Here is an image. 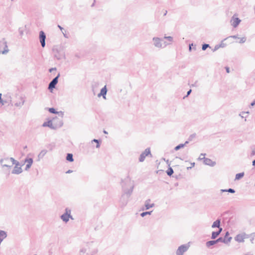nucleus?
<instances>
[{"label":"nucleus","mask_w":255,"mask_h":255,"mask_svg":"<svg viewBox=\"0 0 255 255\" xmlns=\"http://www.w3.org/2000/svg\"><path fill=\"white\" fill-rule=\"evenodd\" d=\"M123 193L120 200L121 206L125 207L128 202L129 198L131 195L133 188V181L131 180L129 176L124 180H122Z\"/></svg>","instance_id":"nucleus-1"},{"label":"nucleus","mask_w":255,"mask_h":255,"mask_svg":"<svg viewBox=\"0 0 255 255\" xmlns=\"http://www.w3.org/2000/svg\"><path fill=\"white\" fill-rule=\"evenodd\" d=\"M0 163L2 167L8 168L7 174H9V169L13 165H15L11 173L13 174H19L22 172L21 166L18 161L15 160L13 157H6L0 159Z\"/></svg>","instance_id":"nucleus-2"},{"label":"nucleus","mask_w":255,"mask_h":255,"mask_svg":"<svg viewBox=\"0 0 255 255\" xmlns=\"http://www.w3.org/2000/svg\"><path fill=\"white\" fill-rule=\"evenodd\" d=\"M84 247L85 249L83 251L87 252V255H94L97 252L96 245L94 242L88 243Z\"/></svg>","instance_id":"nucleus-3"},{"label":"nucleus","mask_w":255,"mask_h":255,"mask_svg":"<svg viewBox=\"0 0 255 255\" xmlns=\"http://www.w3.org/2000/svg\"><path fill=\"white\" fill-rule=\"evenodd\" d=\"M62 121L60 120L58 121V123H54L52 120H48L47 122H45L42 124L43 127H49L52 129H56L58 128L61 127L63 126Z\"/></svg>","instance_id":"nucleus-4"},{"label":"nucleus","mask_w":255,"mask_h":255,"mask_svg":"<svg viewBox=\"0 0 255 255\" xmlns=\"http://www.w3.org/2000/svg\"><path fill=\"white\" fill-rule=\"evenodd\" d=\"M9 51L7 42L4 38L0 40V54H6Z\"/></svg>","instance_id":"nucleus-5"},{"label":"nucleus","mask_w":255,"mask_h":255,"mask_svg":"<svg viewBox=\"0 0 255 255\" xmlns=\"http://www.w3.org/2000/svg\"><path fill=\"white\" fill-rule=\"evenodd\" d=\"M53 52L54 53V57L58 60L65 58V55L64 51L61 49H58L57 48H53Z\"/></svg>","instance_id":"nucleus-6"},{"label":"nucleus","mask_w":255,"mask_h":255,"mask_svg":"<svg viewBox=\"0 0 255 255\" xmlns=\"http://www.w3.org/2000/svg\"><path fill=\"white\" fill-rule=\"evenodd\" d=\"M205 153H201L198 159L200 160H203L204 163L206 165H209L210 166H215L216 165V162L213 161L210 158L205 157Z\"/></svg>","instance_id":"nucleus-7"},{"label":"nucleus","mask_w":255,"mask_h":255,"mask_svg":"<svg viewBox=\"0 0 255 255\" xmlns=\"http://www.w3.org/2000/svg\"><path fill=\"white\" fill-rule=\"evenodd\" d=\"M60 218L65 223H67L69 219H73L71 215V210L68 208L65 209V212L60 216Z\"/></svg>","instance_id":"nucleus-8"},{"label":"nucleus","mask_w":255,"mask_h":255,"mask_svg":"<svg viewBox=\"0 0 255 255\" xmlns=\"http://www.w3.org/2000/svg\"><path fill=\"white\" fill-rule=\"evenodd\" d=\"M189 248V246L187 244L182 245L178 247L176 254V255H183Z\"/></svg>","instance_id":"nucleus-9"},{"label":"nucleus","mask_w":255,"mask_h":255,"mask_svg":"<svg viewBox=\"0 0 255 255\" xmlns=\"http://www.w3.org/2000/svg\"><path fill=\"white\" fill-rule=\"evenodd\" d=\"M60 74L58 73L57 76L54 78L52 81L49 83L48 85V89L50 91L52 90L54 88H55L56 85L58 83V78L60 77Z\"/></svg>","instance_id":"nucleus-10"},{"label":"nucleus","mask_w":255,"mask_h":255,"mask_svg":"<svg viewBox=\"0 0 255 255\" xmlns=\"http://www.w3.org/2000/svg\"><path fill=\"white\" fill-rule=\"evenodd\" d=\"M148 155H150V156H151L150 148H147L140 155L139 157V161L140 162H143L146 156H147Z\"/></svg>","instance_id":"nucleus-11"},{"label":"nucleus","mask_w":255,"mask_h":255,"mask_svg":"<svg viewBox=\"0 0 255 255\" xmlns=\"http://www.w3.org/2000/svg\"><path fill=\"white\" fill-rule=\"evenodd\" d=\"M39 39L40 42L41 43V46L43 48L45 46V39H46V34L45 32L41 30L39 33Z\"/></svg>","instance_id":"nucleus-12"},{"label":"nucleus","mask_w":255,"mask_h":255,"mask_svg":"<svg viewBox=\"0 0 255 255\" xmlns=\"http://www.w3.org/2000/svg\"><path fill=\"white\" fill-rule=\"evenodd\" d=\"M152 40L155 47L157 48H161L162 47V41L163 40L162 39L159 37H153Z\"/></svg>","instance_id":"nucleus-13"},{"label":"nucleus","mask_w":255,"mask_h":255,"mask_svg":"<svg viewBox=\"0 0 255 255\" xmlns=\"http://www.w3.org/2000/svg\"><path fill=\"white\" fill-rule=\"evenodd\" d=\"M240 22L241 20L238 17L235 18L234 16H233L231 20V24L235 28L239 25Z\"/></svg>","instance_id":"nucleus-14"},{"label":"nucleus","mask_w":255,"mask_h":255,"mask_svg":"<svg viewBox=\"0 0 255 255\" xmlns=\"http://www.w3.org/2000/svg\"><path fill=\"white\" fill-rule=\"evenodd\" d=\"M232 239V237H228L227 239H224L223 237H220L216 240L217 244L219 242L224 243L226 244H228Z\"/></svg>","instance_id":"nucleus-15"},{"label":"nucleus","mask_w":255,"mask_h":255,"mask_svg":"<svg viewBox=\"0 0 255 255\" xmlns=\"http://www.w3.org/2000/svg\"><path fill=\"white\" fill-rule=\"evenodd\" d=\"M245 236H246V234L245 233H244L243 234L237 235L235 237V240L239 243L244 242V239H245Z\"/></svg>","instance_id":"nucleus-16"},{"label":"nucleus","mask_w":255,"mask_h":255,"mask_svg":"<svg viewBox=\"0 0 255 255\" xmlns=\"http://www.w3.org/2000/svg\"><path fill=\"white\" fill-rule=\"evenodd\" d=\"M107 91H108V90H107L106 86H105L101 90L100 93L98 94V97H100L102 96L104 99H106V96Z\"/></svg>","instance_id":"nucleus-17"},{"label":"nucleus","mask_w":255,"mask_h":255,"mask_svg":"<svg viewBox=\"0 0 255 255\" xmlns=\"http://www.w3.org/2000/svg\"><path fill=\"white\" fill-rule=\"evenodd\" d=\"M149 202H150V199H147L145 202L144 206H145V208L146 210H148L150 208H152L154 206V203L150 204Z\"/></svg>","instance_id":"nucleus-18"},{"label":"nucleus","mask_w":255,"mask_h":255,"mask_svg":"<svg viewBox=\"0 0 255 255\" xmlns=\"http://www.w3.org/2000/svg\"><path fill=\"white\" fill-rule=\"evenodd\" d=\"M220 223H221V219H218L217 220H216L215 222H213L212 228H219L220 226Z\"/></svg>","instance_id":"nucleus-19"},{"label":"nucleus","mask_w":255,"mask_h":255,"mask_svg":"<svg viewBox=\"0 0 255 255\" xmlns=\"http://www.w3.org/2000/svg\"><path fill=\"white\" fill-rule=\"evenodd\" d=\"M47 153V150L45 149L42 150L38 155V160L42 158Z\"/></svg>","instance_id":"nucleus-20"},{"label":"nucleus","mask_w":255,"mask_h":255,"mask_svg":"<svg viewBox=\"0 0 255 255\" xmlns=\"http://www.w3.org/2000/svg\"><path fill=\"white\" fill-rule=\"evenodd\" d=\"M49 150L52 151L55 147V143L54 142L50 143L46 145Z\"/></svg>","instance_id":"nucleus-21"},{"label":"nucleus","mask_w":255,"mask_h":255,"mask_svg":"<svg viewBox=\"0 0 255 255\" xmlns=\"http://www.w3.org/2000/svg\"><path fill=\"white\" fill-rule=\"evenodd\" d=\"M220 192L221 193L229 192V193H235L236 191L234 189L229 188L228 189H221Z\"/></svg>","instance_id":"nucleus-22"},{"label":"nucleus","mask_w":255,"mask_h":255,"mask_svg":"<svg viewBox=\"0 0 255 255\" xmlns=\"http://www.w3.org/2000/svg\"><path fill=\"white\" fill-rule=\"evenodd\" d=\"M66 159L69 162H72L74 161L73 155L72 153H67Z\"/></svg>","instance_id":"nucleus-23"},{"label":"nucleus","mask_w":255,"mask_h":255,"mask_svg":"<svg viewBox=\"0 0 255 255\" xmlns=\"http://www.w3.org/2000/svg\"><path fill=\"white\" fill-rule=\"evenodd\" d=\"M216 244H217V243H216V240H211V241L207 242L206 243V245L207 247L209 248L211 246H213Z\"/></svg>","instance_id":"nucleus-24"},{"label":"nucleus","mask_w":255,"mask_h":255,"mask_svg":"<svg viewBox=\"0 0 255 255\" xmlns=\"http://www.w3.org/2000/svg\"><path fill=\"white\" fill-rule=\"evenodd\" d=\"M244 176V172H241L239 173H237L236 175L235 180H240L242 178H243Z\"/></svg>","instance_id":"nucleus-25"},{"label":"nucleus","mask_w":255,"mask_h":255,"mask_svg":"<svg viewBox=\"0 0 255 255\" xmlns=\"http://www.w3.org/2000/svg\"><path fill=\"white\" fill-rule=\"evenodd\" d=\"M220 235L219 232H213L212 233L211 239L213 240L215 239Z\"/></svg>","instance_id":"nucleus-26"},{"label":"nucleus","mask_w":255,"mask_h":255,"mask_svg":"<svg viewBox=\"0 0 255 255\" xmlns=\"http://www.w3.org/2000/svg\"><path fill=\"white\" fill-rule=\"evenodd\" d=\"M174 173L173 169L171 167H169L166 171L167 174L171 176Z\"/></svg>","instance_id":"nucleus-27"},{"label":"nucleus","mask_w":255,"mask_h":255,"mask_svg":"<svg viewBox=\"0 0 255 255\" xmlns=\"http://www.w3.org/2000/svg\"><path fill=\"white\" fill-rule=\"evenodd\" d=\"M33 161V159L32 158H28V157L26 158L24 160L25 162H27V164L30 163V164H31V165L32 164Z\"/></svg>","instance_id":"nucleus-28"},{"label":"nucleus","mask_w":255,"mask_h":255,"mask_svg":"<svg viewBox=\"0 0 255 255\" xmlns=\"http://www.w3.org/2000/svg\"><path fill=\"white\" fill-rule=\"evenodd\" d=\"M184 147V144H183V143H180V144H178V145H177L176 146H175L174 148V149L176 151H177Z\"/></svg>","instance_id":"nucleus-29"},{"label":"nucleus","mask_w":255,"mask_h":255,"mask_svg":"<svg viewBox=\"0 0 255 255\" xmlns=\"http://www.w3.org/2000/svg\"><path fill=\"white\" fill-rule=\"evenodd\" d=\"M152 211H146V212H143L142 213H141L140 214V216L142 217H144V216H145L146 215H150L151 212Z\"/></svg>","instance_id":"nucleus-30"},{"label":"nucleus","mask_w":255,"mask_h":255,"mask_svg":"<svg viewBox=\"0 0 255 255\" xmlns=\"http://www.w3.org/2000/svg\"><path fill=\"white\" fill-rule=\"evenodd\" d=\"M48 111L50 113L52 114H57L58 112L54 108H50L48 109Z\"/></svg>","instance_id":"nucleus-31"},{"label":"nucleus","mask_w":255,"mask_h":255,"mask_svg":"<svg viewBox=\"0 0 255 255\" xmlns=\"http://www.w3.org/2000/svg\"><path fill=\"white\" fill-rule=\"evenodd\" d=\"M196 133H193L191 134L188 138V140L192 141L194 138L196 137Z\"/></svg>","instance_id":"nucleus-32"},{"label":"nucleus","mask_w":255,"mask_h":255,"mask_svg":"<svg viewBox=\"0 0 255 255\" xmlns=\"http://www.w3.org/2000/svg\"><path fill=\"white\" fill-rule=\"evenodd\" d=\"M227 38H225L223 40H222L221 41V43L220 44H218L219 47H220H220L223 48V47H225L226 46V44L225 43H224L223 42H224V40H226Z\"/></svg>","instance_id":"nucleus-33"},{"label":"nucleus","mask_w":255,"mask_h":255,"mask_svg":"<svg viewBox=\"0 0 255 255\" xmlns=\"http://www.w3.org/2000/svg\"><path fill=\"white\" fill-rule=\"evenodd\" d=\"M208 47H210L209 44L205 43L202 45V49L204 51Z\"/></svg>","instance_id":"nucleus-34"},{"label":"nucleus","mask_w":255,"mask_h":255,"mask_svg":"<svg viewBox=\"0 0 255 255\" xmlns=\"http://www.w3.org/2000/svg\"><path fill=\"white\" fill-rule=\"evenodd\" d=\"M24 103V101L22 100L21 102L15 103V106L16 107H21L22 105H23Z\"/></svg>","instance_id":"nucleus-35"},{"label":"nucleus","mask_w":255,"mask_h":255,"mask_svg":"<svg viewBox=\"0 0 255 255\" xmlns=\"http://www.w3.org/2000/svg\"><path fill=\"white\" fill-rule=\"evenodd\" d=\"M164 39H166L169 41L171 42L173 41V37L172 36H164Z\"/></svg>","instance_id":"nucleus-36"},{"label":"nucleus","mask_w":255,"mask_h":255,"mask_svg":"<svg viewBox=\"0 0 255 255\" xmlns=\"http://www.w3.org/2000/svg\"><path fill=\"white\" fill-rule=\"evenodd\" d=\"M18 32L20 34V35L21 36L23 34V29L22 28H19L18 29Z\"/></svg>","instance_id":"nucleus-37"},{"label":"nucleus","mask_w":255,"mask_h":255,"mask_svg":"<svg viewBox=\"0 0 255 255\" xmlns=\"http://www.w3.org/2000/svg\"><path fill=\"white\" fill-rule=\"evenodd\" d=\"M246 41V38L245 37H242L240 39V43H244Z\"/></svg>","instance_id":"nucleus-38"},{"label":"nucleus","mask_w":255,"mask_h":255,"mask_svg":"<svg viewBox=\"0 0 255 255\" xmlns=\"http://www.w3.org/2000/svg\"><path fill=\"white\" fill-rule=\"evenodd\" d=\"M220 48L218 44L216 45L214 47V48L212 50L213 52H215V51L217 50Z\"/></svg>","instance_id":"nucleus-39"},{"label":"nucleus","mask_w":255,"mask_h":255,"mask_svg":"<svg viewBox=\"0 0 255 255\" xmlns=\"http://www.w3.org/2000/svg\"><path fill=\"white\" fill-rule=\"evenodd\" d=\"M31 165H32L30 164V163H29V164H26V167H25V170H28V169L30 168V167L31 166Z\"/></svg>","instance_id":"nucleus-40"},{"label":"nucleus","mask_w":255,"mask_h":255,"mask_svg":"<svg viewBox=\"0 0 255 255\" xmlns=\"http://www.w3.org/2000/svg\"><path fill=\"white\" fill-rule=\"evenodd\" d=\"M228 237H229V232H227L225 234V235L224 236V237L223 238L224 239H227Z\"/></svg>","instance_id":"nucleus-41"},{"label":"nucleus","mask_w":255,"mask_h":255,"mask_svg":"<svg viewBox=\"0 0 255 255\" xmlns=\"http://www.w3.org/2000/svg\"><path fill=\"white\" fill-rule=\"evenodd\" d=\"M192 92V90L191 89H190L187 92V95L184 97V99L186 97H187L190 94V93H191Z\"/></svg>","instance_id":"nucleus-42"},{"label":"nucleus","mask_w":255,"mask_h":255,"mask_svg":"<svg viewBox=\"0 0 255 255\" xmlns=\"http://www.w3.org/2000/svg\"><path fill=\"white\" fill-rule=\"evenodd\" d=\"M255 155V149H253L252 151V152L251 153V156H254Z\"/></svg>","instance_id":"nucleus-43"},{"label":"nucleus","mask_w":255,"mask_h":255,"mask_svg":"<svg viewBox=\"0 0 255 255\" xmlns=\"http://www.w3.org/2000/svg\"><path fill=\"white\" fill-rule=\"evenodd\" d=\"M248 113H249V112H247V113H246V112H243L242 113V114H240V116L242 118H244V114H248Z\"/></svg>","instance_id":"nucleus-44"},{"label":"nucleus","mask_w":255,"mask_h":255,"mask_svg":"<svg viewBox=\"0 0 255 255\" xmlns=\"http://www.w3.org/2000/svg\"><path fill=\"white\" fill-rule=\"evenodd\" d=\"M56 70V68H51L49 69V72H52L53 71H55Z\"/></svg>","instance_id":"nucleus-45"},{"label":"nucleus","mask_w":255,"mask_h":255,"mask_svg":"<svg viewBox=\"0 0 255 255\" xmlns=\"http://www.w3.org/2000/svg\"><path fill=\"white\" fill-rule=\"evenodd\" d=\"M197 83H198V81H196L194 84H192L191 86V87H197L198 86Z\"/></svg>","instance_id":"nucleus-46"},{"label":"nucleus","mask_w":255,"mask_h":255,"mask_svg":"<svg viewBox=\"0 0 255 255\" xmlns=\"http://www.w3.org/2000/svg\"><path fill=\"white\" fill-rule=\"evenodd\" d=\"M230 37H231V38H234V39L239 38V37H238V36H237V35H232V36H229L228 38H230Z\"/></svg>","instance_id":"nucleus-47"},{"label":"nucleus","mask_w":255,"mask_h":255,"mask_svg":"<svg viewBox=\"0 0 255 255\" xmlns=\"http://www.w3.org/2000/svg\"><path fill=\"white\" fill-rule=\"evenodd\" d=\"M225 69H226V71L227 73H230V68H229V67H225Z\"/></svg>","instance_id":"nucleus-48"},{"label":"nucleus","mask_w":255,"mask_h":255,"mask_svg":"<svg viewBox=\"0 0 255 255\" xmlns=\"http://www.w3.org/2000/svg\"><path fill=\"white\" fill-rule=\"evenodd\" d=\"M0 103H1L2 105H4V103H3V101L1 99V94H0Z\"/></svg>","instance_id":"nucleus-49"},{"label":"nucleus","mask_w":255,"mask_h":255,"mask_svg":"<svg viewBox=\"0 0 255 255\" xmlns=\"http://www.w3.org/2000/svg\"><path fill=\"white\" fill-rule=\"evenodd\" d=\"M99 141H100V140H98V139H93V140H92V142H95L97 143V142H99Z\"/></svg>","instance_id":"nucleus-50"},{"label":"nucleus","mask_w":255,"mask_h":255,"mask_svg":"<svg viewBox=\"0 0 255 255\" xmlns=\"http://www.w3.org/2000/svg\"><path fill=\"white\" fill-rule=\"evenodd\" d=\"M255 105V100L251 103V106L253 107Z\"/></svg>","instance_id":"nucleus-51"},{"label":"nucleus","mask_w":255,"mask_h":255,"mask_svg":"<svg viewBox=\"0 0 255 255\" xmlns=\"http://www.w3.org/2000/svg\"><path fill=\"white\" fill-rule=\"evenodd\" d=\"M219 229V230L217 232H220V234H221V232L222 231V228L219 227V228H218Z\"/></svg>","instance_id":"nucleus-52"},{"label":"nucleus","mask_w":255,"mask_h":255,"mask_svg":"<svg viewBox=\"0 0 255 255\" xmlns=\"http://www.w3.org/2000/svg\"><path fill=\"white\" fill-rule=\"evenodd\" d=\"M58 27L62 31L64 30V28L61 27L60 25H58Z\"/></svg>","instance_id":"nucleus-53"},{"label":"nucleus","mask_w":255,"mask_h":255,"mask_svg":"<svg viewBox=\"0 0 255 255\" xmlns=\"http://www.w3.org/2000/svg\"><path fill=\"white\" fill-rule=\"evenodd\" d=\"M72 172H73V170L69 169L66 172V173H71Z\"/></svg>","instance_id":"nucleus-54"},{"label":"nucleus","mask_w":255,"mask_h":255,"mask_svg":"<svg viewBox=\"0 0 255 255\" xmlns=\"http://www.w3.org/2000/svg\"><path fill=\"white\" fill-rule=\"evenodd\" d=\"M62 33H63V34L65 38H68V36L67 35V34L66 33H64L63 31H62Z\"/></svg>","instance_id":"nucleus-55"},{"label":"nucleus","mask_w":255,"mask_h":255,"mask_svg":"<svg viewBox=\"0 0 255 255\" xmlns=\"http://www.w3.org/2000/svg\"><path fill=\"white\" fill-rule=\"evenodd\" d=\"M100 146V141H99V142L97 143L96 147L97 148H99Z\"/></svg>","instance_id":"nucleus-56"},{"label":"nucleus","mask_w":255,"mask_h":255,"mask_svg":"<svg viewBox=\"0 0 255 255\" xmlns=\"http://www.w3.org/2000/svg\"><path fill=\"white\" fill-rule=\"evenodd\" d=\"M166 162L167 164H168V166H169V167H170V162H169V160H166Z\"/></svg>","instance_id":"nucleus-57"},{"label":"nucleus","mask_w":255,"mask_h":255,"mask_svg":"<svg viewBox=\"0 0 255 255\" xmlns=\"http://www.w3.org/2000/svg\"><path fill=\"white\" fill-rule=\"evenodd\" d=\"M193 46V44H189V50L190 51H191V46Z\"/></svg>","instance_id":"nucleus-58"},{"label":"nucleus","mask_w":255,"mask_h":255,"mask_svg":"<svg viewBox=\"0 0 255 255\" xmlns=\"http://www.w3.org/2000/svg\"><path fill=\"white\" fill-rule=\"evenodd\" d=\"M191 167H193L195 166V163L194 162L191 163Z\"/></svg>","instance_id":"nucleus-59"},{"label":"nucleus","mask_w":255,"mask_h":255,"mask_svg":"<svg viewBox=\"0 0 255 255\" xmlns=\"http://www.w3.org/2000/svg\"><path fill=\"white\" fill-rule=\"evenodd\" d=\"M95 2H96V0H94V2L91 5L92 7H93L94 6Z\"/></svg>","instance_id":"nucleus-60"},{"label":"nucleus","mask_w":255,"mask_h":255,"mask_svg":"<svg viewBox=\"0 0 255 255\" xmlns=\"http://www.w3.org/2000/svg\"><path fill=\"white\" fill-rule=\"evenodd\" d=\"M252 164L253 166H255V159L253 161Z\"/></svg>","instance_id":"nucleus-61"},{"label":"nucleus","mask_w":255,"mask_h":255,"mask_svg":"<svg viewBox=\"0 0 255 255\" xmlns=\"http://www.w3.org/2000/svg\"><path fill=\"white\" fill-rule=\"evenodd\" d=\"M189 143V141H186L184 143H183V144H184V146L185 145H186L187 144H188Z\"/></svg>","instance_id":"nucleus-62"},{"label":"nucleus","mask_w":255,"mask_h":255,"mask_svg":"<svg viewBox=\"0 0 255 255\" xmlns=\"http://www.w3.org/2000/svg\"><path fill=\"white\" fill-rule=\"evenodd\" d=\"M163 44H164L163 47H165L168 44L165 41L164 42Z\"/></svg>","instance_id":"nucleus-63"},{"label":"nucleus","mask_w":255,"mask_h":255,"mask_svg":"<svg viewBox=\"0 0 255 255\" xmlns=\"http://www.w3.org/2000/svg\"><path fill=\"white\" fill-rule=\"evenodd\" d=\"M192 168V167L191 166H190V167H188L187 168V170H189V169H191Z\"/></svg>","instance_id":"nucleus-64"}]
</instances>
